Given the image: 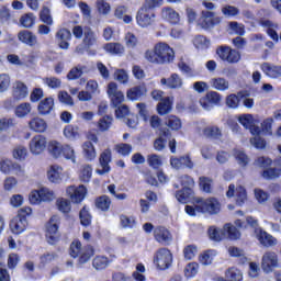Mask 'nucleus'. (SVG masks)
Instances as JSON below:
<instances>
[{"label": "nucleus", "instance_id": "nucleus-62", "mask_svg": "<svg viewBox=\"0 0 281 281\" xmlns=\"http://www.w3.org/2000/svg\"><path fill=\"white\" fill-rule=\"evenodd\" d=\"M10 75L1 74L0 75V93H5L10 89Z\"/></svg>", "mask_w": 281, "mask_h": 281}, {"label": "nucleus", "instance_id": "nucleus-11", "mask_svg": "<svg viewBox=\"0 0 281 281\" xmlns=\"http://www.w3.org/2000/svg\"><path fill=\"white\" fill-rule=\"evenodd\" d=\"M66 192L72 203H82L85 196H87V187L83 184L79 187L71 186L67 188Z\"/></svg>", "mask_w": 281, "mask_h": 281}, {"label": "nucleus", "instance_id": "nucleus-15", "mask_svg": "<svg viewBox=\"0 0 281 281\" xmlns=\"http://www.w3.org/2000/svg\"><path fill=\"white\" fill-rule=\"evenodd\" d=\"M256 237L263 247H276L278 239L261 228L256 229Z\"/></svg>", "mask_w": 281, "mask_h": 281}, {"label": "nucleus", "instance_id": "nucleus-39", "mask_svg": "<svg viewBox=\"0 0 281 281\" xmlns=\"http://www.w3.org/2000/svg\"><path fill=\"white\" fill-rule=\"evenodd\" d=\"M55 205L61 214H69L71 212V201L65 198H58Z\"/></svg>", "mask_w": 281, "mask_h": 281}, {"label": "nucleus", "instance_id": "nucleus-17", "mask_svg": "<svg viewBox=\"0 0 281 281\" xmlns=\"http://www.w3.org/2000/svg\"><path fill=\"white\" fill-rule=\"evenodd\" d=\"M12 95L14 100H24L30 95V90L23 81H15L12 87Z\"/></svg>", "mask_w": 281, "mask_h": 281}, {"label": "nucleus", "instance_id": "nucleus-41", "mask_svg": "<svg viewBox=\"0 0 281 281\" xmlns=\"http://www.w3.org/2000/svg\"><path fill=\"white\" fill-rule=\"evenodd\" d=\"M221 12L226 19H232L240 14V9L232 4H225L222 7Z\"/></svg>", "mask_w": 281, "mask_h": 281}, {"label": "nucleus", "instance_id": "nucleus-14", "mask_svg": "<svg viewBox=\"0 0 281 281\" xmlns=\"http://www.w3.org/2000/svg\"><path fill=\"white\" fill-rule=\"evenodd\" d=\"M99 164L101 169H97V175H109L111 172V149H105L99 157Z\"/></svg>", "mask_w": 281, "mask_h": 281}, {"label": "nucleus", "instance_id": "nucleus-21", "mask_svg": "<svg viewBox=\"0 0 281 281\" xmlns=\"http://www.w3.org/2000/svg\"><path fill=\"white\" fill-rule=\"evenodd\" d=\"M56 40L60 49H69V41H71V31L67 29H60L56 33Z\"/></svg>", "mask_w": 281, "mask_h": 281}, {"label": "nucleus", "instance_id": "nucleus-5", "mask_svg": "<svg viewBox=\"0 0 281 281\" xmlns=\"http://www.w3.org/2000/svg\"><path fill=\"white\" fill-rule=\"evenodd\" d=\"M196 211L204 214H218L221 212V202L216 198L200 200L196 204Z\"/></svg>", "mask_w": 281, "mask_h": 281}, {"label": "nucleus", "instance_id": "nucleus-13", "mask_svg": "<svg viewBox=\"0 0 281 281\" xmlns=\"http://www.w3.org/2000/svg\"><path fill=\"white\" fill-rule=\"evenodd\" d=\"M108 94L114 106H117L124 102V92L117 89V83L115 82H110L108 85Z\"/></svg>", "mask_w": 281, "mask_h": 281}, {"label": "nucleus", "instance_id": "nucleus-24", "mask_svg": "<svg viewBox=\"0 0 281 281\" xmlns=\"http://www.w3.org/2000/svg\"><path fill=\"white\" fill-rule=\"evenodd\" d=\"M47 179L50 183H60L63 181V167L53 165L47 171Z\"/></svg>", "mask_w": 281, "mask_h": 281}, {"label": "nucleus", "instance_id": "nucleus-29", "mask_svg": "<svg viewBox=\"0 0 281 281\" xmlns=\"http://www.w3.org/2000/svg\"><path fill=\"white\" fill-rule=\"evenodd\" d=\"M54 110V98L49 97L40 102L37 111L40 115H49Z\"/></svg>", "mask_w": 281, "mask_h": 281}, {"label": "nucleus", "instance_id": "nucleus-44", "mask_svg": "<svg viewBox=\"0 0 281 281\" xmlns=\"http://www.w3.org/2000/svg\"><path fill=\"white\" fill-rule=\"evenodd\" d=\"M203 135L204 137H209L211 139H218V137H221L223 134L221 132V128H218V126H206L203 130Z\"/></svg>", "mask_w": 281, "mask_h": 281}, {"label": "nucleus", "instance_id": "nucleus-46", "mask_svg": "<svg viewBox=\"0 0 281 281\" xmlns=\"http://www.w3.org/2000/svg\"><path fill=\"white\" fill-rule=\"evenodd\" d=\"M190 196H192L191 188H183L182 190L177 191L176 193V199L177 201H179V203H188Z\"/></svg>", "mask_w": 281, "mask_h": 281}, {"label": "nucleus", "instance_id": "nucleus-18", "mask_svg": "<svg viewBox=\"0 0 281 281\" xmlns=\"http://www.w3.org/2000/svg\"><path fill=\"white\" fill-rule=\"evenodd\" d=\"M154 236L157 243H161V245H169L172 241V235L166 227H156L154 231Z\"/></svg>", "mask_w": 281, "mask_h": 281}, {"label": "nucleus", "instance_id": "nucleus-57", "mask_svg": "<svg viewBox=\"0 0 281 281\" xmlns=\"http://www.w3.org/2000/svg\"><path fill=\"white\" fill-rule=\"evenodd\" d=\"M238 122H239V124H241L243 127L251 128V126L254 125V115H251V114H241L238 117Z\"/></svg>", "mask_w": 281, "mask_h": 281}, {"label": "nucleus", "instance_id": "nucleus-19", "mask_svg": "<svg viewBox=\"0 0 281 281\" xmlns=\"http://www.w3.org/2000/svg\"><path fill=\"white\" fill-rule=\"evenodd\" d=\"M260 25L262 27L267 29V34L268 36H270V38H272V41H274V43H278L280 41V36L278 35V32L276 30H278V23L271 21V20H260Z\"/></svg>", "mask_w": 281, "mask_h": 281}, {"label": "nucleus", "instance_id": "nucleus-2", "mask_svg": "<svg viewBox=\"0 0 281 281\" xmlns=\"http://www.w3.org/2000/svg\"><path fill=\"white\" fill-rule=\"evenodd\" d=\"M227 236L231 240H238L240 238V232L236 226L232 224H226L223 228V231L211 226L209 228V237L211 240H215L216 243H220V240H223Z\"/></svg>", "mask_w": 281, "mask_h": 281}, {"label": "nucleus", "instance_id": "nucleus-31", "mask_svg": "<svg viewBox=\"0 0 281 281\" xmlns=\"http://www.w3.org/2000/svg\"><path fill=\"white\" fill-rule=\"evenodd\" d=\"M82 154L88 161H93L95 157H98V153L95 151V146H93L92 142H85L81 146Z\"/></svg>", "mask_w": 281, "mask_h": 281}, {"label": "nucleus", "instance_id": "nucleus-43", "mask_svg": "<svg viewBox=\"0 0 281 281\" xmlns=\"http://www.w3.org/2000/svg\"><path fill=\"white\" fill-rule=\"evenodd\" d=\"M263 179L268 181H273L276 179H280L281 177V168H267L262 172Z\"/></svg>", "mask_w": 281, "mask_h": 281}, {"label": "nucleus", "instance_id": "nucleus-63", "mask_svg": "<svg viewBox=\"0 0 281 281\" xmlns=\"http://www.w3.org/2000/svg\"><path fill=\"white\" fill-rule=\"evenodd\" d=\"M215 254L216 252L214 250H207L200 256L199 261L204 266L212 265L213 256Z\"/></svg>", "mask_w": 281, "mask_h": 281}, {"label": "nucleus", "instance_id": "nucleus-35", "mask_svg": "<svg viewBox=\"0 0 281 281\" xmlns=\"http://www.w3.org/2000/svg\"><path fill=\"white\" fill-rule=\"evenodd\" d=\"M164 137H170V130L160 131V136L154 142L155 150L161 151L164 148H166V138Z\"/></svg>", "mask_w": 281, "mask_h": 281}, {"label": "nucleus", "instance_id": "nucleus-22", "mask_svg": "<svg viewBox=\"0 0 281 281\" xmlns=\"http://www.w3.org/2000/svg\"><path fill=\"white\" fill-rule=\"evenodd\" d=\"M19 41L24 43V45H29V47H34V45H38V37L32 31H20L18 34Z\"/></svg>", "mask_w": 281, "mask_h": 281}, {"label": "nucleus", "instance_id": "nucleus-37", "mask_svg": "<svg viewBox=\"0 0 281 281\" xmlns=\"http://www.w3.org/2000/svg\"><path fill=\"white\" fill-rule=\"evenodd\" d=\"M103 49L112 56H120V54H124V47L120 43H108L103 46Z\"/></svg>", "mask_w": 281, "mask_h": 281}, {"label": "nucleus", "instance_id": "nucleus-49", "mask_svg": "<svg viewBox=\"0 0 281 281\" xmlns=\"http://www.w3.org/2000/svg\"><path fill=\"white\" fill-rule=\"evenodd\" d=\"M43 82L49 89H60L63 87V81L58 77H45Z\"/></svg>", "mask_w": 281, "mask_h": 281}, {"label": "nucleus", "instance_id": "nucleus-38", "mask_svg": "<svg viewBox=\"0 0 281 281\" xmlns=\"http://www.w3.org/2000/svg\"><path fill=\"white\" fill-rule=\"evenodd\" d=\"M226 280L220 278L217 281H243V272L236 268H231L225 273Z\"/></svg>", "mask_w": 281, "mask_h": 281}, {"label": "nucleus", "instance_id": "nucleus-48", "mask_svg": "<svg viewBox=\"0 0 281 281\" xmlns=\"http://www.w3.org/2000/svg\"><path fill=\"white\" fill-rule=\"evenodd\" d=\"M30 113H32V104L30 103H22L15 108L16 117H25Z\"/></svg>", "mask_w": 281, "mask_h": 281}, {"label": "nucleus", "instance_id": "nucleus-26", "mask_svg": "<svg viewBox=\"0 0 281 281\" xmlns=\"http://www.w3.org/2000/svg\"><path fill=\"white\" fill-rule=\"evenodd\" d=\"M261 71L268 76V78H280L281 77V66H276L273 64L263 63L261 64Z\"/></svg>", "mask_w": 281, "mask_h": 281}, {"label": "nucleus", "instance_id": "nucleus-28", "mask_svg": "<svg viewBox=\"0 0 281 281\" xmlns=\"http://www.w3.org/2000/svg\"><path fill=\"white\" fill-rule=\"evenodd\" d=\"M82 43L87 49H90V47L98 43V35L90 27L85 29Z\"/></svg>", "mask_w": 281, "mask_h": 281}, {"label": "nucleus", "instance_id": "nucleus-47", "mask_svg": "<svg viewBox=\"0 0 281 281\" xmlns=\"http://www.w3.org/2000/svg\"><path fill=\"white\" fill-rule=\"evenodd\" d=\"M93 254V248L91 246L85 247L79 255V265H86V262H89Z\"/></svg>", "mask_w": 281, "mask_h": 281}, {"label": "nucleus", "instance_id": "nucleus-12", "mask_svg": "<svg viewBox=\"0 0 281 281\" xmlns=\"http://www.w3.org/2000/svg\"><path fill=\"white\" fill-rule=\"evenodd\" d=\"M29 146L32 155H42V153H45V148H47V138L43 135H35L30 140Z\"/></svg>", "mask_w": 281, "mask_h": 281}, {"label": "nucleus", "instance_id": "nucleus-27", "mask_svg": "<svg viewBox=\"0 0 281 281\" xmlns=\"http://www.w3.org/2000/svg\"><path fill=\"white\" fill-rule=\"evenodd\" d=\"M29 127L35 133H45V131H47V122L42 117L36 116L29 122Z\"/></svg>", "mask_w": 281, "mask_h": 281}, {"label": "nucleus", "instance_id": "nucleus-54", "mask_svg": "<svg viewBox=\"0 0 281 281\" xmlns=\"http://www.w3.org/2000/svg\"><path fill=\"white\" fill-rule=\"evenodd\" d=\"M147 164H148V166H150V168L157 169L164 162L161 161V156H159L157 154H150L147 156Z\"/></svg>", "mask_w": 281, "mask_h": 281}, {"label": "nucleus", "instance_id": "nucleus-45", "mask_svg": "<svg viewBox=\"0 0 281 281\" xmlns=\"http://www.w3.org/2000/svg\"><path fill=\"white\" fill-rule=\"evenodd\" d=\"M95 207L98 210H101L102 212L109 211V207H111V198L108 195H101L95 200Z\"/></svg>", "mask_w": 281, "mask_h": 281}, {"label": "nucleus", "instance_id": "nucleus-61", "mask_svg": "<svg viewBox=\"0 0 281 281\" xmlns=\"http://www.w3.org/2000/svg\"><path fill=\"white\" fill-rule=\"evenodd\" d=\"M58 256L55 252H45L40 257V265L42 267H45L46 265H49V262H54Z\"/></svg>", "mask_w": 281, "mask_h": 281}, {"label": "nucleus", "instance_id": "nucleus-7", "mask_svg": "<svg viewBox=\"0 0 281 281\" xmlns=\"http://www.w3.org/2000/svg\"><path fill=\"white\" fill-rule=\"evenodd\" d=\"M216 54L221 60L229 63L231 65H234L240 60V53L228 46H221L217 48Z\"/></svg>", "mask_w": 281, "mask_h": 281}, {"label": "nucleus", "instance_id": "nucleus-32", "mask_svg": "<svg viewBox=\"0 0 281 281\" xmlns=\"http://www.w3.org/2000/svg\"><path fill=\"white\" fill-rule=\"evenodd\" d=\"M93 176V167L91 165H82L79 169V181L81 183H89Z\"/></svg>", "mask_w": 281, "mask_h": 281}, {"label": "nucleus", "instance_id": "nucleus-36", "mask_svg": "<svg viewBox=\"0 0 281 281\" xmlns=\"http://www.w3.org/2000/svg\"><path fill=\"white\" fill-rule=\"evenodd\" d=\"M63 147L64 145L58 143V140H50L48 143V153L52 157L58 159L63 155Z\"/></svg>", "mask_w": 281, "mask_h": 281}, {"label": "nucleus", "instance_id": "nucleus-33", "mask_svg": "<svg viewBox=\"0 0 281 281\" xmlns=\"http://www.w3.org/2000/svg\"><path fill=\"white\" fill-rule=\"evenodd\" d=\"M63 133L66 139L69 142H76V139H80V131L78 126L67 125L64 127Z\"/></svg>", "mask_w": 281, "mask_h": 281}, {"label": "nucleus", "instance_id": "nucleus-40", "mask_svg": "<svg viewBox=\"0 0 281 281\" xmlns=\"http://www.w3.org/2000/svg\"><path fill=\"white\" fill-rule=\"evenodd\" d=\"M157 111L159 115H168L172 111V101L170 98H165L157 105Z\"/></svg>", "mask_w": 281, "mask_h": 281}, {"label": "nucleus", "instance_id": "nucleus-56", "mask_svg": "<svg viewBox=\"0 0 281 281\" xmlns=\"http://www.w3.org/2000/svg\"><path fill=\"white\" fill-rule=\"evenodd\" d=\"M199 273V263L196 262H191L186 266L184 268V276L186 278H194Z\"/></svg>", "mask_w": 281, "mask_h": 281}, {"label": "nucleus", "instance_id": "nucleus-59", "mask_svg": "<svg viewBox=\"0 0 281 281\" xmlns=\"http://www.w3.org/2000/svg\"><path fill=\"white\" fill-rule=\"evenodd\" d=\"M40 19L46 25H53L54 20L52 19V14L49 13V8L44 7L40 13Z\"/></svg>", "mask_w": 281, "mask_h": 281}, {"label": "nucleus", "instance_id": "nucleus-25", "mask_svg": "<svg viewBox=\"0 0 281 281\" xmlns=\"http://www.w3.org/2000/svg\"><path fill=\"white\" fill-rule=\"evenodd\" d=\"M202 20L204 27H213V25L221 23V18L214 11H202Z\"/></svg>", "mask_w": 281, "mask_h": 281}, {"label": "nucleus", "instance_id": "nucleus-42", "mask_svg": "<svg viewBox=\"0 0 281 281\" xmlns=\"http://www.w3.org/2000/svg\"><path fill=\"white\" fill-rule=\"evenodd\" d=\"M111 260L104 256H97L92 261V267L97 269V271H102V269H106Z\"/></svg>", "mask_w": 281, "mask_h": 281}, {"label": "nucleus", "instance_id": "nucleus-4", "mask_svg": "<svg viewBox=\"0 0 281 281\" xmlns=\"http://www.w3.org/2000/svg\"><path fill=\"white\" fill-rule=\"evenodd\" d=\"M154 265L161 271L169 269L172 265V252L168 248H160L154 255Z\"/></svg>", "mask_w": 281, "mask_h": 281}, {"label": "nucleus", "instance_id": "nucleus-50", "mask_svg": "<svg viewBox=\"0 0 281 281\" xmlns=\"http://www.w3.org/2000/svg\"><path fill=\"white\" fill-rule=\"evenodd\" d=\"M166 125L171 128V131H179L181 128V119L176 115L167 116Z\"/></svg>", "mask_w": 281, "mask_h": 281}, {"label": "nucleus", "instance_id": "nucleus-20", "mask_svg": "<svg viewBox=\"0 0 281 281\" xmlns=\"http://www.w3.org/2000/svg\"><path fill=\"white\" fill-rule=\"evenodd\" d=\"M161 18L168 23H171V25H177V23L181 21V15H179V12L175 11V9L170 7L161 9Z\"/></svg>", "mask_w": 281, "mask_h": 281}, {"label": "nucleus", "instance_id": "nucleus-55", "mask_svg": "<svg viewBox=\"0 0 281 281\" xmlns=\"http://www.w3.org/2000/svg\"><path fill=\"white\" fill-rule=\"evenodd\" d=\"M35 21H36V16H34L32 13L22 15L20 19L21 25L26 29L32 27L34 25Z\"/></svg>", "mask_w": 281, "mask_h": 281}, {"label": "nucleus", "instance_id": "nucleus-51", "mask_svg": "<svg viewBox=\"0 0 281 281\" xmlns=\"http://www.w3.org/2000/svg\"><path fill=\"white\" fill-rule=\"evenodd\" d=\"M61 155L65 159L71 161V164H76V150L70 145H64Z\"/></svg>", "mask_w": 281, "mask_h": 281}, {"label": "nucleus", "instance_id": "nucleus-10", "mask_svg": "<svg viewBox=\"0 0 281 281\" xmlns=\"http://www.w3.org/2000/svg\"><path fill=\"white\" fill-rule=\"evenodd\" d=\"M278 267V254L266 251L261 258V268L266 273H271Z\"/></svg>", "mask_w": 281, "mask_h": 281}, {"label": "nucleus", "instance_id": "nucleus-8", "mask_svg": "<svg viewBox=\"0 0 281 281\" xmlns=\"http://www.w3.org/2000/svg\"><path fill=\"white\" fill-rule=\"evenodd\" d=\"M155 10L146 9L142 7L136 14V22L139 27H148L155 23Z\"/></svg>", "mask_w": 281, "mask_h": 281}, {"label": "nucleus", "instance_id": "nucleus-58", "mask_svg": "<svg viewBox=\"0 0 281 281\" xmlns=\"http://www.w3.org/2000/svg\"><path fill=\"white\" fill-rule=\"evenodd\" d=\"M82 244L79 240H75L70 245V256L71 258H78L82 254Z\"/></svg>", "mask_w": 281, "mask_h": 281}, {"label": "nucleus", "instance_id": "nucleus-34", "mask_svg": "<svg viewBox=\"0 0 281 281\" xmlns=\"http://www.w3.org/2000/svg\"><path fill=\"white\" fill-rule=\"evenodd\" d=\"M211 87L216 91H227L229 89V81L223 77L211 79Z\"/></svg>", "mask_w": 281, "mask_h": 281}, {"label": "nucleus", "instance_id": "nucleus-3", "mask_svg": "<svg viewBox=\"0 0 281 281\" xmlns=\"http://www.w3.org/2000/svg\"><path fill=\"white\" fill-rule=\"evenodd\" d=\"M60 216L53 215L46 223L45 236L48 245H56L60 240Z\"/></svg>", "mask_w": 281, "mask_h": 281}, {"label": "nucleus", "instance_id": "nucleus-9", "mask_svg": "<svg viewBox=\"0 0 281 281\" xmlns=\"http://www.w3.org/2000/svg\"><path fill=\"white\" fill-rule=\"evenodd\" d=\"M226 196H228V199L235 196L236 204L239 206H243L244 203H247V190L243 186H238L236 188V186L229 184Z\"/></svg>", "mask_w": 281, "mask_h": 281}, {"label": "nucleus", "instance_id": "nucleus-1", "mask_svg": "<svg viewBox=\"0 0 281 281\" xmlns=\"http://www.w3.org/2000/svg\"><path fill=\"white\" fill-rule=\"evenodd\" d=\"M145 58L154 65H168L175 60V49L167 43L160 42L153 50L145 52Z\"/></svg>", "mask_w": 281, "mask_h": 281}, {"label": "nucleus", "instance_id": "nucleus-30", "mask_svg": "<svg viewBox=\"0 0 281 281\" xmlns=\"http://www.w3.org/2000/svg\"><path fill=\"white\" fill-rule=\"evenodd\" d=\"M146 93H147L146 86H136L127 90L126 95L128 100L135 101V100H139L140 98H144Z\"/></svg>", "mask_w": 281, "mask_h": 281}, {"label": "nucleus", "instance_id": "nucleus-60", "mask_svg": "<svg viewBox=\"0 0 281 281\" xmlns=\"http://www.w3.org/2000/svg\"><path fill=\"white\" fill-rule=\"evenodd\" d=\"M13 157L14 159H19L20 161H23L25 157H27V148L23 145H19L13 149Z\"/></svg>", "mask_w": 281, "mask_h": 281}, {"label": "nucleus", "instance_id": "nucleus-52", "mask_svg": "<svg viewBox=\"0 0 281 281\" xmlns=\"http://www.w3.org/2000/svg\"><path fill=\"white\" fill-rule=\"evenodd\" d=\"M228 27L231 34H237L238 36L245 35V25L238 22H229Z\"/></svg>", "mask_w": 281, "mask_h": 281}, {"label": "nucleus", "instance_id": "nucleus-23", "mask_svg": "<svg viewBox=\"0 0 281 281\" xmlns=\"http://www.w3.org/2000/svg\"><path fill=\"white\" fill-rule=\"evenodd\" d=\"M160 85H165L169 89H181L183 87V79L178 74H172L168 79L162 78Z\"/></svg>", "mask_w": 281, "mask_h": 281}, {"label": "nucleus", "instance_id": "nucleus-16", "mask_svg": "<svg viewBox=\"0 0 281 281\" xmlns=\"http://www.w3.org/2000/svg\"><path fill=\"white\" fill-rule=\"evenodd\" d=\"M10 229L12 234H23L27 229V217L16 215L10 222Z\"/></svg>", "mask_w": 281, "mask_h": 281}, {"label": "nucleus", "instance_id": "nucleus-53", "mask_svg": "<svg viewBox=\"0 0 281 281\" xmlns=\"http://www.w3.org/2000/svg\"><path fill=\"white\" fill-rule=\"evenodd\" d=\"M79 218L83 227H89V225H91V214L89 213V209H87V206H83L80 211Z\"/></svg>", "mask_w": 281, "mask_h": 281}, {"label": "nucleus", "instance_id": "nucleus-6", "mask_svg": "<svg viewBox=\"0 0 281 281\" xmlns=\"http://www.w3.org/2000/svg\"><path fill=\"white\" fill-rule=\"evenodd\" d=\"M222 100L223 97L221 95V93L216 91H210L200 99V106H202L204 111H212L214 106H218V104H221Z\"/></svg>", "mask_w": 281, "mask_h": 281}, {"label": "nucleus", "instance_id": "nucleus-64", "mask_svg": "<svg viewBox=\"0 0 281 281\" xmlns=\"http://www.w3.org/2000/svg\"><path fill=\"white\" fill-rule=\"evenodd\" d=\"M196 246L195 245H188L187 247H184L183 249V256L186 258V260H192V258H194V256H196Z\"/></svg>", "mask_w": 281, "mask_h": 281}]
</instances>
